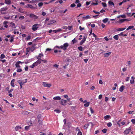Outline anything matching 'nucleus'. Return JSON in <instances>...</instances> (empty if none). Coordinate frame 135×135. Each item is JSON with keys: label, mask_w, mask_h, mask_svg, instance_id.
Returning <instances> with one entry per match:
<instances>
[{"label": "nucleus", "mask_w": 135, "mask_h": 135, "mask_svg": "<svg viewBox=\"0 0 135 135\" xmlns=\"http://www.w3.org/2000/svg\"><path fill=\"white\" fill-rule=\"evenodd\" d=\"M69 44L68 43H66L63 44V45H61L60 46V48L64 51H66L67 48L69 46Z\"/></svg>", "instance_id": "nucleus-1"}, {"label": "nucleus", "mask_w": 135, "mask_h": 135, "mask_svg": "<svg viewBox=\"0 0 135 135\" xmlns=\"http://www.w3.org/2000/svg\"><path fill=\"white\" fill-rule=\"evenodd\" d=\"M108 19L107 18H106L103 20V22L104 23H106L108 22Z\"/></svg>", "instance_id": "nucleus-26"}, {"label": "nucleus", "mask_w": 135, "mask_h": 135, "mask_svg": "<svg viewBox=\"0 0 135 135\" xmlns=\"http://www.w3.org/2000/svg\"><path fill=\"white\" fill-rule=\"evenodd\" d=\"M107 129H106L105 128L102 130V132L104 133H105L106 132Z\"/></svg>", "instance_id": "nucleus-43"}, {"label": "nucleus", "mask_w": 135, "mask_h": 135, "mask_svg": "<svg viewBox=\"0 0 135 135\" xmlns=\"http://www.w3.org/2000/svg\"><path fill=\"white\" fill-rule=\"evenodd\" d=\"M42 85L45 87L49 88L51 86V85L50 84H47L46 82H43Z\"/></svg>", "instance_id": "nucleus-3"}, {"label": "nucleus", "mask_w": 135, "mask_h": 135, "mask_svg": "<svg viewBox=\"0 0 135 135\" xmlns=\"http://www.w3.org/2000/svg\"><path fill=\"white\" fill-rule=\"evenodd\" d=\"M82 133L80 131H79L78 133V135H82Z\"/></svg>", "instance_id": "nucleus-54"}, {"label": "nucleus", "mask_w": 135, "mask_h": 135, "mask_svg": "<svg viewBox=\"0 0 135 135\" xmlns=\"http://www.w3.org/2000/svg\"><path fill=\"white\" fill-rule=\"evenodd\" d=\"M125 20H124V19L120 20L118 21L119 23H121L124 22L125 21Z\"/></svg>", "instance_id": "nucleus-29"}, {"label": "nucleus", "mask_w": 135, "mask_h": 135, "mask_svg": "<svg viewBox=\"0 0 135 135\" xmlns=\"http://www.w3.org/2000/svg\"><path fill=\"white\" fill-rule=\"evenodd\" d=\"M18 11L19 12L21 13H23L24 12L23 9L22 8H19L18 9Z\"/></svg>", "instance_id": "nucleus-22"}, {"label": "nucleus", "mask_w": 135, "mask_h": 135, "mask_svg": "<svg viewBox=\"0 0 135 135\" xmlns=\"http://www.w3.org/2000/svg\"><path fill=\"white\" fill-rule=\"evenodd\" d=\"M53 99L54 100H60L61 99V98L59 96H57L54 97Z\"/></svg>", "instance_id": "nucleus-17"}, {"label": "nucleus", "mask_w": 135, "mask_h": 135, "mask_svg": "<svg viewBox=\"0 0 135 135\" xmlns=\"http://www.w3.org/2000/svg\"><path fill=\"white\" fill-rule=\"evenodd\" d=\"M108 4L110 5H112L113 6H114V3L111 1H109L108 2Z\"/></svg>", "instance_id": "nucleus-35"}, {"label": "nucleus", "mask_w": 135, "mask_h": 135, "mask_svg": "<svg viewBox=\"0 0 135 135\" xmlns=\"http://www.w3.org/2000/svg\"><path fill=\"white\" fill-rule=\"evenodd\" d=\"M43 56L44 55L43 54H40L36 58L37 59H40L42 58V57H43Z\"/></svg>", "instance_id": "nucleus-11"}, {"label": "nucleus", "mask_w": 135, "mask_h": 135, "mask_svg": "<svg viewBox=\"0 0 135 135\" xmlns=\"http://www.w3.org/2000/svg\"><path fill=\"white\" fill-rule=\"evenodd\" d=\"M29 16L30 18L34 19H37L38 18L37 16L32 13L30 14Z\"/></svg>", "instance_id": "nucleus-2"}, {"label": "nucleus", "mask_w": 135, "mask_h": 135, "mask_svg": "<svg viewBox=\"0 0 135 135\" xmlns=\"http://www.w3.org/2000/svg\"><path fill=\"white\" fill-rule=\"evenodd\" d=\"M131 122H132L134 124L135 123V119H132L131 120Z\"/></svg>", "instance_id": "nucleus-64"}, {"label": "nucleus", "mask_w": 135, "mask_h": 135, "mask_svg": "<svg viewBox=\"0 0 135 135\" xmlns=\"http://www.w3.org/2000/svg\"><path fill=\"white\" fill-rule=\"evenodd\" d=\"M24 18H25V17L24 16H20L19 17V19L20 20H22L23 19H24Z\"/></svg>", "instance_id": "nucleus-44"}, {"label": "nucleus", "mask_w": 135, "mask_h": 135, "mask_svg": "<svg viewBox=\"0 0 135 135\" xmlns=\"http://www.w3.org/2000/svg\"><path fill=\"white\" fill-rule=\"evenodd\" d=\"M38 122L39 123V124L40 125H42V120H41L40 119H38Z\"/></svg>", "instance_id": "nucleus-27"}, {"label": "nucleus", "mask_w": 135, "mask_h": 135, "mask_svg": "<svg viewBox=\"0 0 135 135\" xmlns=\"http://www.w3.org/2000/svg\"><path fill=\"white\" fill-rule=\"evenodd\" d=\"M31 38V36H28L26 38V40H29Z\"/></svg>", "instance_id": "nucleus-49"}, {"label": "nucleus", "mask_w": 135, "mask_h": 135, "mask_svg": "<svg viewBox=\"0 0 135 135\" xmlns=\"http://www.w3.org/2000/svg\"><path fill=\"white\" fill-rule=\"evenodd\" d=\"M38 60H37L36 61V62H37V64H40L42 61V59H38Z\"/></svg>", "instance_id": "nucleus-32"}, {"label": "nucleus", "mask_w": 135, "mask_h": 135, "mask_svg": "<svg viewBox=\"0 0 135 135\" xmlns=\"http://www.w3.org/2000/svg\"><path fill=\"white\" fill-rule=\"evenodd\" d=\"M38 25V24H35L33 25L32 27V29L33 31H35L38 28L37 26Z\"/></svg>", "instance_id": "nucleus-5"}, {"label": "nucleus", "mask_w": 135, "mask_h": 135, "mask_svg": "<svg viewBox=\"0 0 135 135\" xmlns=\"http://www.w3.org/2000/svg\"><path fill=\"white\" fill-rule=\"evenodd\" d=\"M134 78L133 76H132L131 79L130 80V83L131 84H133L134 83Z\"/></svg>", "instance_id": "nucleus-13"}, {"label": "nucleus", "mask_w": 135, "mask_h": 135, "mask_svg": "<svg viewBox=\"0 0 135 135\" xmlns=\"http://www.w3.org/2000/svg\"><path fill=\"white\" fill-rule=\"evenodd\" d=\"M22 114L25 115H28L29 114V113L27 111H26L25 110H23L22 112Z\"/></svg>", "instance_id": "nucleus-14"}, {"label": "nucleus", "mask_w": 135, "mask_h": 135, "mask_svg": "<svg viewBox=\"0 0 135 135\" xmlns=\"http://www.w3.org/2000/svg\"><path fill=\"white\" fill-rule=\"evenodd\" d=\"M90 104V103L89 102H86V103L84 104V106L85 107H88Z\"/></svg>", "instance_id": "nucleus-31"}, {"label": "nucleus", "mask_w": 135, "mask_h": 135, "mask_svg": "<svg viewBox=\"0 0 135 135\" xmlns=\"http://www.w3.org/2000/svg\"><path fill=\"white\" fill-rule=\"evenodd\" d=\"M8 8L7 7H3V8H2L1 9V11H6L7 10Z\"/></svg>", "instance_id": "nucleus-24"}, {"label": "nucleus", "mask_w": 135, "mask_h": 135, "mask_svg": "<svg viewBox=\"0 0 135 135\" xmlns=\"http://www.w3.org/2000/svg\"><path fill=\"white\" fill-rule=\"evenodd\" d=\"M54 111L57 113H59L61 112L60 110H54Z\"/></svg>", "instance_id": "nucleus-59"}, {"label": "nucleus", "mask_w": 135, "mask_h": 135, "mask_svg": "<svg viewBox=\"0 0 135 135\" xmlns=\"http://www.w3.org/2000/svg\"><path fill=\"white\" fill-rule=\"evenodd\" d=\"M62 28L63 29H65V30H66V29H68V27L66 26H64L62 27Z\"/></svg>", "instance_id": "nucleus-57"}, {"label": "nucleus", "mask_w": 135, "mask_h": 135, "mask_svg": "<svg viewBox=\"0 0 135 135\" xmlns=\"http://www.w3.org/2000/svg\"><path fill=\"white\" fill-rule=\"evenodd\" d=\"M89 124H85L84 127V128H87L88 127V126H89Z\"/></svg>", "instance_id": "nucleus-40"}, {"label": "nucleus", "mask_w": 135, "mask_h": 135, "mask_svg": "<svg viewBox=\"0 0 135 135\" xmlns=\"http://www.w3.org/2000/svg\"><path fill=\"white\" fill-rule=\"evenodd\" d=\"M22 63L20 61H18L15 64L16 67V68H19L20 67V65L19 64Z\"/></svg>", "instance_id": "nucleus-12"}, {"label": "nucleus", "mask_w": 135, "mask_h": 135, "mask_svg": "<svg viewBox=\"0 0 135 135\" xmlns=\"http://www.w3.org/2000/svg\"><path fill=\"white\" fill-rule=\"evenodd\" d=\"M36 45L35 44L33 45L31 48H30V50L31 52H33L35 49L36 48L35 46Z\"/></svg>", "instance_id": "nucleus-10"}, {"label": "nucleus", "mask_w": 135, "mask_h": 135, "mask_svg": "<svg viewBox=\"0 0 135 135\" xmlns=\"http://www.w3.org/2000/svg\"><path fill=\"white\" fill-rule=\"evenodd\" d=\"M21 127L19 126H17L15 127V129L16 131H17L19 129H21Z\"/></svg>", "instance_id": "nucleus-25"}, {"label": "nucleus", "mask_w": 135, "mask_h": 135, "mask_svg": "<svg viewBox=\"0 0 135 135\" xmlns=\"http://www.w3.org/2000/svg\"><path fill=\"white\" fill-rule=\"evenodd\" d=\"M124 86L122 85L119 88V91L120 92H122L124 90Z\"/></svg>", "instance_id": "nucleus-23"}, {"label": "nucleus", "mask_w": 135, "mask_h": 135, "mask_svg": "<svg viewBox=\"0 0 135 135\" xmlns=\"http://www.w3.org/2000/svg\"><path fill=\"white\" fill-rule=\"evenodd\" d=\"M75 6L76 5L74 3H73L70 5V7H71L73 8L75 7Z\"/></svg>", "instance_id": "nucleus-45"}, {"label": "nucleus", "mask_w": 135, "mask_h": 135, "mask_svg": "<svg viewBox=\"0 0 135 135\" xmlns=\"http://www.w3.org/2000/svg\"><path fill=\"white\" fill-rule=\"evenodd\" d=\"M30 50V48H27L26 49V51L27 52H29Z\"/></svg>", "instance_id": "nucleus-56"}, {"label": "nucleus", "mask_w": 135, "mask_h": 135, "mask_svg": "<svg viewBox=\"0 0 135 135\" xmlns=\"http://www.w3.org/2000/svg\"><path fill=\"white\" fill-rule=\"evenodd\" d=\"M14 39V37L12 36H11V40L10 41V42H12L13 41Z\"/></svg>", "instance_id": "nucleus-41"}, {"label": "nucleus", "mask_w": 135, "mask_h": 135, "mask_svg": "<svg viewBox=\"0 0 135 135\" xmlns=\"http://www.w3.org/2000/svg\"><path fill=\"white\" fill-rule=\"evenodd\" d=\"M118 35L119 36H127V35L126 34H123V32H122L121 33L119 34Z\"/></svg>", "instance_id": "nucleus-38"}, {"label": "nucleus", "mask_w": 135, "mask_h": 135, "mask_svg": "<svg viewBox=\"0 0 135 135\" xmlns=\"http://www.w3.org/2000/svg\"><path fill=\"white\" fill-rule=\"evenodd\" d=\"M126 28H118L117 29V30L118 31H122L124 30L125 29H126Z\"/></svg>", "instance_id": "nucleus-28"}, {"label": "nucleus", "mask_w": 135, "mask_h": 135, "mask_svg": "<svg viewBox=\"0 0 135 135\" xmlns=\"http://www.w3.org/2000/svg\"><path fill=\"white\" fill-rule=\"evenodd\" d=\"M0 61L2 62L3 63H4L6 61V60L5 59L4 60H0Z\"/></svg>", "instance_id": "nucleus-61"}, {"label": "nucleus", "mask_w": 135, "mask_h": 135, "mask_svg": "<svg viewBox=\"0 0 135 135\" xmlns=\"http://www.w3.org/2000/svg\"><path fill=\"white\" fill-rule=\"evenodd\" d=\"M79 29L81 31L83 30L84 29V28L83 27V28H82L81 26H79Z\"/></svg>", "instance_id": "nucleus-51"}, {"label": "nucleus", "mask_w": 135, "mask_h": 135, "mask_svg": "<svg viewBox=\"0 0 135 135\" xmlns=\"http://www.w3.org/2000/svg\"><path fill=\"white\" fill-rule=\"evenodd\" d=\"M110 117V115H107L104 117V118H105V119H107L109 118Z\"/></svg>", "instance_id": "nucleus-37"}, {"label": "nucleus", "mask_w": 135, "mask_h": 135, "mask_svg": "<svg viewBox=\"0 0 135 135\" xmlns=\"http://www.w3.org/2000/svg\"><path fill=\"white\" fill-rule=\"evenodd\" d=\"M90 2L87 1L86 3V6H88L90 3Z\"/></svg>", "instance_id": "nucleus-60"}, {"label": "nucleus", "mask_w": 135, "mask_h": 135, "mask_svg": "<svg viewBox=\"0 0 135 135\" xmlns=\"http://www.w3.org/2000/svg\"><path fill=\"white\" fill-rule=\"evenodd\" d=\"M112 123L110 122H109L107 124V126L108 127H110L112 126Z\"/></svg>", "instance_id": "nucleus-47"}, {"label": "nucleus", "mask_w": 135, "mask_h": 135, "mask_svg": "<svg viewBox=\"0 0 135 135\" xmlns=\"http://www.w3.org/2000/svg\"><path fill=\"white\" fill-rule=\"evenodd\" d=\"M42 117L41 115V114H39L37 116V118L39 119H40Z\"/></svg>", "instance_id": "nucleus-52"}, {"label": "nucleus", "mask_w": 135, "mask_h": 135, "mask_svg": "<svg viewBox=\"0 0 135 135\" xmlns=\"http://www.w3.org/2000/svg\"><path fill=\"white\" fill-rule=\"evenodd\" d=\"M62 29L61 28H59L57 30H52L53 32H54L55 33H56L57 32H59L61 31Z\"/></svg>", "instance_id": "nucleus-18"}, {"label": "nucleus", "mask_w": 135, "mask_h": 135, "mask_svg": "<svg viewBox=\"0 0 135 135\" xmlns=\"http://www.w3.org/2000/svg\"><path fill=\"white\" fill-rule=\"evenodd\" d=\"M43 5V3L42 2H40L38 4V5L39 7L42 6Z\"/></svg>", "instance_id": "nucleus-50"}, {"label": "nucleus", "mask_w": 135, "mask_h": 135, "mask_svg": "<svg viewBox=\"0 0 135 135\" xmlns=\"http://www.w3.org/2000/svg\"><path fill=\"white\" fill-rule=\"evenodd\" d=\"M22 71L21 69L20 68H18L17 69V72H20Z\"/></svg>", "instance_id": "nucleus-42"}, {"label": "nucleus", "mask_w": 135, "mask_h": 135, "mask_svg": "<svg viewBox=\"0 0 135 135\" xmlns=\"http://www.w3.org/2000/svg\"><path fill=\"white\" fill-rule=\"evenodd\" d=\"M131 127H129L128 128L126 129L124 132V133L126 134H128L129 133L131 132Z\"/></svg>", "instance_id": "nucleus-6"}, {"label": "nucleus", "mask_w": 135, "mask_h": 135, "mask_svg": "<svg viewBox=\"0 0 135 135\" xmlns=\"http://www.w3.org/2000/svg\"><path fill=\"white\" fill-rule=\"evenodd\" d=\"M11 26L12 27H13L15 26V24L13 22H11L10 23Z\"/></svg>", "instance_id": "nucleus-48"}, {"label": "nucleus", "mask_w": 135, "mask_h": 135, "mask_svg": "<svg viewBox=\"0 0 135 135\" xmlns=\"http://www.w3.org/2000/svg\"><path fill=\"white\" fill-rule=\"evenodd\" d=\"M56 22V21L55 20H51L49 21V23H48L47 25H50L53 23H55Z\"/></svg>", "instance_id": "nucleus-9"}, {"label": "nucleus", "mask_w": 135, "mask_h": 135, "mask_svg": "<svg viewBox=\"0 0 135 135\" xmlns=\"http://www.w3.org/2000/svg\"><path fill=\"white\" fill-rule=\"evenodd\" d=\"M5 57V55L4 54H2L0 56V58L3 59Z\"/></svg>", "instance_id": "nucleus-33"}, {"label": "nucleus", "mask_w": 135, "mask_h": 135, "mask_svg": "<svg viewBox=\"0 0 135 135\" xmlns=\"http://www.w3.org/2000/svg\"><path fill=\"white\" fill-rule=\"evenodd\" d=\"M118 35H116L114 36L113 37L116 40H118Z\"/></svg>", "instance_id": "nucleus-30"}, {"label": "nucleus", "mask_w": 135, "mask_h": 135, "mask_svg": "<svg viewBox=\"0 0 135 135\" xmlns=\"http://www.w3.org/2000/svg\"><path fill=\"white\" fill-rule=\"evenodd\" d=\"M91 17L89 15H87L86 16H85V19H88L90 18Z\"/></svg>", "instance_id": "nucleus-46"}, {"label": "nucleus", "mask_w": 135, "mask_h": 135, "mask_svg": "<svg viewBox=\"0 0 135 135\" xmlns=\"http://www.w3.org/2000/svg\"><path fill=\"white\" fill-rule=\"evenodd\" d=\"M78 49L80 51H83V48L82 46H80L78 47Z\"/></svg>", "instance_id": "nucleus-36"}, {"label": "nucleus", "mask_w": 135, "mask_h": 135, "mask_svg": "<svg viewBox=\"0 0 135 135\" xmlns=\"http://www.w3.org/2000/svg\"><path fill=\"white\" fill-rule=\"evenodd\" d=\"M86 37H87L86 36L84 37L83 39L80 42L79 44L80 45H81L83 44L86 41Z\"/></svg>", "instance_id": "nucleus-7"}, {"label": "nucleus", "mask_w": 135, "mask_h": 135, "mask_svg": "<svg viewBox=\"0 0 135 135\" xmlns=\"http://www.w3.org/2000/svg\"><path fill=\"white\" fill-rule=\"evenodd\" d=\"M134 27L133 26H129L128 28L126 30H128L129 29L133 28Z\"/></svg>", "instance_id": "nucleus-34"}, {"label": "nucleus", "mask_w": 135, "mask_h": 135, "mask_svg": "<svg viewBox=\"0 0 135 135\" xmlns=\"http://www.w3.org/2000/svg\"><path fill=\"white\" fill-rule=\"evenodd\" d=\"M32 123H30V124L29 125V126H26L25 127V129L26 130H27L29 129V128L30 127V126H32Z\"/></svg>", "instance_id": "nucleus-20"}, {"label": "nucleus", "mask_w": 135, "mask_h": 135, "mask_svg": "<svg viewBox=\"0 0 135 135\" xmlns=\"http://www.w3.org/2000/svg\"><path fill=\"white\" fill-rule=\"evenodd\" d=\"M77 7H80L81 6V3H78V4L77 6Z\"/></svg>", "instance_id": "nucleus-62"}, {"label": "nucleus", "mask_w": 135, "mask_h": 135, "mask_svg": "<svg viewBox=\"0 0 135 135\" xmlns=\"http://www.w3.org/2000/svg\"><path fill=\"white\" fill-rule=\"evenodd\" d=\"M8 23V22L4 21L3 23V24L4 25V27L6 28H7L8 27V25L7 24Z\"/></svg>", "instance_id": "nucleus-21"}, {"label": "nucleus", "mask_w": 135, "mask_h": 135, "mask_svg": "<svg viewBox=\"0 0 135 135\" xmlns=\"http://www.w3.org/2000/svg\"><path fill=\"white\" fill-rule=\"evenodd\" d=\"M11 1L10 0H5V2L7 4H9L11 3Z\"/></svg>", "instance_id": "nucleus-15"}, {"label": "nucleus", "mask_w": 135, "mask_h": 135, "mask_svg": "<svg viewBox=\"0 0 135 135\" xmlns=\"http://www.w3.org/2000/svg\"><path fill=\"white\" fill-rule=\"evenodd\" d=\"M60 102V103L62 105H65L66 104L67 101L66 100L62 99Z\"/></svg>", "instance_id": "nucleus-4"}, {"label": "nucleus", "mask_w": 135, "mask_h": 135, "mask_svg": "<svg viewBox=\"0 0 135 135\" xmlns=\"http://www.w3.org/2000/svg\"><path fill=\"white\" fill-rule=\"evenodd\" d=\"M35 66V64H34V63L30 65V67L31 68H33Z\"/></svg>", "instance_id": "nucleus-53"}, {"label": "nucleus", "mask_w": 135, "mask_h": 135, "mask_svg": "<svg viewBox=\"0 0 135 135\" xmlns=\"http://www.w3.org/2000/svg\"><path fill=\"white\" fill-rule=\"evenodd\" d=\"M42 61L44 63H47V61L46 60H42Z\"/></svg>", "instance_id": "nucleus-55"}, {"label": "nucleus", "mask_w": 135, "mask_h": 135, "mask_svg": "<svg viewBox=\"0 0 135 135\" xmlns=\"http://www.w3.org/2000/svg\"><path fill=\"white\" fill-rule=\"evenodd\" d=\"M102 94L100 95L98 97L99 99H101L102 98Z\"/></svg>", "instance_id": "nucleus-58"}, {"label": "nucleus", "mask_w": 135, "mask_h": 135, "mask_svg": "<svg viewBox=\"0 0 135 135\" xmlns=\"http://www.w3.org/2000/svg\"><path fill=\"white\" fill-rule=\"evenodd\" d=\"M15 81V80L14 79H13L12 80L11 83V85L13 87H15V85L14 84V82Z\"/></svg>", "instance_id": "nucleus-19"}, {"label": "nucleus", "mask_w": 135, "mask_h": 135, "mask_svg": "<svg viewBox=\"0 0 135 135\" xmlns=\"http://www.w3.org/2000/svg\"><path fill=\"white\" fill-rule=\"evenodd\" d=\"M26 8H30L32 9H35V8L31 4H27V5Z\"/></svg>", "instance_id": "nucleus-8"}, {"label": "nucleus", "mask_w": 135, "mask_h": 135, "mask_svg": "<svg viewBox=\"0 0 135 135\" xmlns=\"http://www.w3.org/2000/svg\"><path fill=\"white\" fill-rule=\"evenodd\" d=\"M102 3L103 7H107V4L105 3L102 2Z\"/></svg>", "instance_id": "nucleus-39"}, {"label": "nucleus", "mask_w": 135, "mask_h": 135, "mask_svg": "<svg viewBox=\"0 0 135 135\" xmlns=\"http://www.w3.org/2000/svg\"><path fill=\"white\" fill-rule=\"evenodd\" d=\"M111 54V52H110L108 53H105L104 54L105 57H108Z\"/></svg>", "instance_id": "nucleus-16"}, {"label": "nucleus", "mask_w": 135, "mask_h": 135, "mask_svg": "<svg viewBox=\"0 0 135 135\" xmlns=\"http://www.w3.org/2000/svg\"><path fill=\"white\" fill-rule=\"evenodd\" d=\"M105 12V10L102 9L100 11V12L101 13H103V12Z\"/></svg>", "instance_id": "nucleus-63"}]
</instances>
